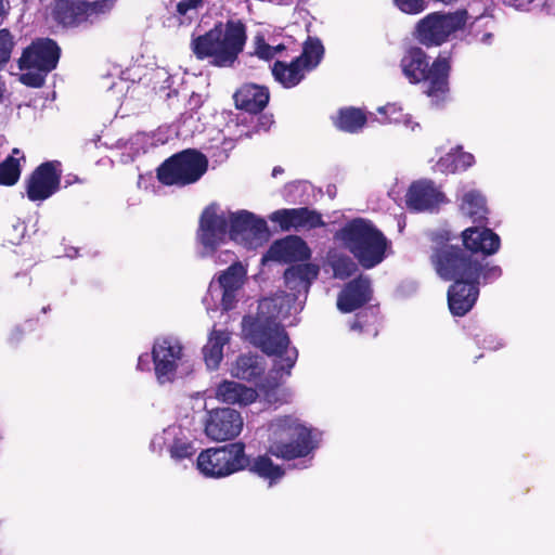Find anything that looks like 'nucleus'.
Returning a JSON list of instances; mask_svg holds the SVG:
<instances>
[{
  "mask_svg": "<svg viewBox=\"0 0 555 555\" xmlns=\"http://www.w3.org/2000/svg\"><path fill=\"white\" fill-rule=\"evenodd\" d=\"M246 29L241 22H218L203 35L193 37L191 50L199 61L216 67H232L244 50Z\"/></svg>",
  "mask_w": 555,
  "mask_h": 555,
  "instance_id": "obj_5",
  "label": "nucleus"
},
{
  "mask_svg": "<svg viewBox=\"0 0 555 555\" xmlns=\"http://www.w3.org/2000/svg\"><path fill=\"white\" fill-rule=\"evenodd\" d=\"M215 397L227 404L247 405L257 399L258 393L254 388L237 382L223 380L216 387Z\"/></svg>",
  "mask_w": 555,
  "mask_h": 555,
  "instance_id": "obj_23",
  "label": "nucleus"
},
{
  "mask_svg": "<svg viewBox=\"0 0 555 555\" xmlns=\"http://www.w3.org/2000/svg\"><path fill=\"white\" fill-rule=\"evenodd\" d=\"M272 435L268 452L285 461L307 456L313 449L311 430L292 416H281L270 423Z\"/></svg>",
  "mask_w": 555,
  "mask_h": 555,
  "instance_id": "obj_7",
  "label": "nucleus"
},
{
  "mask_svg": "<svg viewBox=\"0 0 555 555\" xmlns=\"http://www.w3.org/2000/svg\"><path fill=\"white\" fill-rule=\"evenodd\" d=\"M324 55V47L319 38L308 37L302 44V52L296 56L299 63L308 72L314 69L321 62Z\"/></svg>",
  "mask_w": 555,
  "mask_h": 555,
  "instance_id": "obj_31",
  "label": "nucleus"
},
{
  "mask_svg": "<svg viewBox=\"0 0 555 555\" xmlns=\"http://www.w3.org/2000/svg\"><path fill=\"white\" fill-rule=\"evenodd\" d=\"M461 210L476 223L485 224L488 220L487 201L479 191L472 190L463 195Z\"/></svg>",
  "mask_w": 555,
  "mask_h": 555,
  "instance_id": "obj_29",
  "label": "nucleus"
},
{
  "mask_svg": "<svg viewBox=\"0 0 555 555\" xmlns=\"http://www.w3.org/2000/svg\"><path fill=\"white\" fill-rule=\"evenodd\" d=\"M269 235L268 225L264 219L251 215L246 238L264 240Z\"/></svg>",
  "mask_w": 555,
  "mask_h": 555,
  "instance_id": "obj_37",
  "label": "nucleus"
},
{
  "mask_svg": "<svg viewBox=\"0 0 555 555\" xmlns=\"http://www.w3.org/2000/svg\"><path fill=\"white\" fill-rule=\"evenodd\" d=\"M371 281L360 274L345 284L337 297V308L344 313H350L363 307L372 299Z\"/></svg>",
  "mask_w": 555,
  "mask_h": 555,
  "instance_id": "obj_17",
  "label": "nucleus"
},
{
  "mask_svg": "<svg viewBox=\"0 0 555 555\" xmlns=\"http://www.w3.org/2000/svg\"><path fill=\"white\" fill-rule=\"evenodd\" d=\"M467 21L468 13L465 9L431 12L416 22L412 36L421 47L438 48L447 43L455 33L463 30Z\"/></svg>",
  "mask_w": 555,
  "mask_h": 555,
  "instance_id": "obj_9",
  "label": "nucleus"
},
{
  "mask_svg": "<svg viewBox=\"0 0 555 555\" xmlns=\"http://www.w3.org/2000/svg\"><path fill=\"white\" fill-rule=\"evenodd\" d=\"M319 267L310 262L291 266L284 271L285 286L297 299L299 295H306L309 292L312 282L319 275Z\"/></svg>",
  "mask_w": 555,
  "mask_h": 555,
  "instance_id": "obj_21",
  "label": "nucleus"
},
{
  "mask_svg": "<svg viewBox=\"0 0 555 555\" xmlns=\"http://www.w3.org/2000/svg\"><path fill=\"white\" fill-rule=\"evenodd\" d=\"M353 258L365 270L380 264L391 249V242L376 224L362 217L348 220L335 234Z\"/></svg>",
  "mask_w": 555,
  "mask_h": 555,
  "instance_id": "obj_4",
  "label": "nucleus"
},
{
  "mask_svg": "<svg viewBox=\"0 0 555 555\" xmlns=\"http://www.w3.org/2000/svg\"><path fill=\"white\" fill-rule=\"evenodd\" d=\"M49 310H50V306H48V307H43V308H42V312H44V313H46L47 311H49Z\"/></svg>",
  "mask_w": 555,
  "mask_h": 555,
  "instance_id": "obj_51",
  "label": "nucleus"
},
{
  "mask_svg": "<svg viewBox=\"0 0 555 555\" xmlns=\"http://www.w3.org/2000/svg\"><path fill=\"white\" fill-rule=\"evenodd\" d=\"M437 243H444V242H449L451 238H450V235L448 232H443V233H439L435 236L434 238Z\"/></svg>",
  "mask_w": 555,
  "mask_h": 555,
  "instance_id": "obj_44",
  "label": "nucleus"
},
{
  "mask_svg": "<svg viewBox=\"0 0 555 555\" xmlns=\"http://www.w3.org/2000/svg\"><path fill=\"white\" fill-rule=\"evenodd\" d=\"M248 469L251 474L268 480L269 486H273L279 482L285 475V470L282 466L274 464L268 454H261L251 459L247 454Z\"/></svg>",
  "mask_w": 555,
  "mask_h": 555,
  "instance_id": "obj_26",
  "label": "nucleus"
},
{
  "mask_svg": "<svg viewBox=\"0 0 555 555\" xmlns=\"http://www.w3.org/2000/svg\"><path fill=\"white\" fill-rule=\"evenodd\" d=\"M204 0H181L176 5V12L184 16L191 10H196L203 5Z\"/></svg>",
  "mask_w": 555,
  "mask_h": 555,
  "instance_id": "obj_40",
  "label": "nucleus"
},
{
  "mask_svg": "<svg viewBox=\"0 0 555 555\" xmlns=\"http://www.w3.org/2000/svg\"><path fill=\"white\" fill-rule=\"evenodd\" d=\"M280 310L275 299L263 298L259 301L255 317H244L243 325L250 343L267 356L280 358L278 371L291 375L298 351L288 348L289 337L284 326L278 321Z\"/></svg>",
  "mask_w": 555,
  "mask_h": 555,
  "instance_id": "obj_3",
  "label": "nucleus"
},
{
  "mask_svg": "<svg viewBox=\"0 0 555 555\" xmlns=\"http://www.w3.org/2000/svg\"><path fill=\"white\" fill-rule=\"evenodd\" d=\"M474 164V155L472 153L464 152L462 146H456L444 156L440 157L437 166L442 172L455 173L457 171L467 170Z\"/></svg>",
  "mask_w": 555,
  "mask_h": 555,
  "instance_id": "obj_28",
  "label": "nucleus"
},
{
  "mask_svg": "<svg viewBox=\"0 0 555 555\" xmlns=\"http://www.w3.org/2000/svg\"><path fill=\"white\" fill-rule=\"evenodd\" d=\"M311 251L307 243L297 235H288L272 243L268 250V257L284 263L305 261L309 259Z\"/></svg>",
  "mask_w": 555,
  "mask_h": 555,
  "instance_id": "obj_19",
  "label": "nucleus"
},
{
  "mask_svg": "<svg viewBox=\"0 0 555 555\" xmlns=\"http://www.w3.org/2000/svg\"><path fill=\"white\" fill-rule=\"evenodd\" d=\"M393 3L401 12L411 15L422 13L427 7L426 0H393Z\"/></svg>",
  "mask_w": 555,
  "mask_h": 555,
  "instance_id": "obj_38",
  "label": "nucleus"
},
{
  "mask_svg": "<svg viewBox=\"0 0 555 555\" xmlns=\"http://www.w3.org/2000/svg\"><path fill=\"white\" fill-rule=\"evenodd\" d=\"M14 46L11 31L8 28L0 29V70L9 63Z\"/></svg>",
  "mask_w": 555,
  "mask_h": 555,
  "instance_id": "obj_36",
  "label": "nucleus"
},
{
  "mask_svg": "<svg viewBox=\"0 0 555 555\" xmlns=\"http://www.w3.org/2000/svg\"><path fill=\"white\" fill-rule=\"evenodd\" d=\"M230 341V333L214 328L203 347L204 361L209 370H217L223 359V347Z\"/></svg>",
  "mask_w": 555,
  "mask_h": 555,
  "instance_id": "obj_25",
  "label": "nucleus"
},
{
  "mask_svg": "<svg viewBox=\"0 0 555 555\" xmlns=\"http://www.w3.org/2000/svg\"><path fill=\"white\" fill-rule=\"evenodd\" d=\"M60 163L44 162L37 166L25 180V191L30 202H43L61 186Z\"/></svg>",
  "mask_w": 555,
  "mask_h": 555,
  "instance_id": "obj_13",
  "label": "nucleus"
},
{
  "mask_svg": "<svg viewBox=\"0 0 555 555\" xmlns=\"http://www.w3.org/2000/svg\"><path fill=\"white\" fill-rule=\"evenodd\" d=\"M270 219L276 222L283 231L300 228L312 230L325 227L322 215L308 207L279 209L272 212Z\"/></svg>",
  "mask_w": 555,
  "mask_h": 555,
  "instance_id": "obj_16",
  "label": "nucleus"
},
{
  "mask_svg": "<svg viewBox=\"0 0 555 555\" xmlns=\"http://www.w3.org/2000/svg\"><path fill=\"white\" fill-rule=\"evenodd\" d=\"M534 0H503L505 4L512 5L516 9H525Z\"/></svg>",
  "mask_w": 555,
  "mask_h": 555,
  "instance_id": "obj_41",
  "label": "nucleus"
},
{
  "mask_svg": "<svg viewBox=\"0 0 555 555\" xmlns=\"http://www.w3.org/2000/svg\"><path fill=\"white\" fill-rule=\"evenodd\" d=\"M272 124H273L272 115H270V116L263 115L260 117V125L264 129H268Z\"/></svg>",
  "mask_w": 555,
  "mask_h": 555,
  "instance_id": "obj_43",
  "label": "nucleus"
},
{
  "mask_svg": "<svg viewBox=\"0 0 555 555\" xmlns=\"http://www.w3.org/2000/svg\"><path fill=\"white\" fill-rule=\"evenodd\" d=\"M367 118L365 113L357 107L340 108L337 116L334 118V125L337 129L356 133L360 131L366 124Z\"/></svg>",
  "mask_w": 555,
  "mask_h": 555,
  "instance_id": "obj_30",
  "label": "nucleus"
},
{
  "mask_svg": "<svg viewBox=\"0 0 555 555\" xmlns=\"http://www.w3.org/2000/svg\"><path fill=\"white\" fill-rule=\"evenodd\" d=\"M284 172V169L281 166H275L272 169V177L276 178L279 175H282Z\"/></svg>",
  "mask_w": 555,
  "mask_h": 555,
  "instance_id": "obj_49",
  "label": "nucleus"
},
{
  "mask_svg": "<svg viewBox=\"0 0 555 555\" xmlns=\"http://www.w3.org/2000/svg\"><path fill=\"white\" fill-rule=\"evenodd\" d=\"M464 247L443 245L436 247L430 257L437 274L452 281L447 292L450 312L464 317L475 306L479 296L480 279L483 283L498 280L502 269L486 261L501 246L500 236L491 229L470 227L462 232Z\"/></svg>",
  "mask_w": 555,
  "mask_h": 555,
  "instance_id": "obj_1",
  "label": "nucleus"
},
{
  "mask_svg": "<svg viewBox=\"0 0 555 555\" xmlns=\"http://www.w3.org/2000/svg\"><path fill=\"white\" fill-rule=\"evenodd\" d=\"M492 38H493V35L491 33H486V34H483V36L481 37L480 40L483 43H490Z\"/></svg>",
  "mask_w": 555,
  "mask_h": 555,
  "instance_id": "obj_48",
  "label": "nucleus"
},
{
  "mask_svg": "<svg viewBox=\"0 0 555 555\" xmlns=\"http://www.w3.org/2000/svg\"><path fill=\"white\" fill-rule=\"evenodd\" d=\"M183 347L178 340L163 337L155 340L152 348V359L157 380L160 384L172 382L182 358Z\"/></svg>",
  "mask_w": 555,
  "mask_h": 555,
  "instance_id": "obj_15",
  "label": "nucleus"
},
{
  "mask_svg": "<svg viewBox=\"0 0 555 555\" xmlns=\"http://www.w3.org/2000/svg\"><path fill=\"white\" fill-rule=\"evenodd\" d=\"M61 48L54 39L36 38L27 46L17 61L21 70L20 81L29 88H41L48 74L57 67Z\"/></svg>",
  "mask_w": 555,
  "mask_h": 555,
  "instance_id": "obj_8",
  "label": "nucleus"
},
{
  "mask_svg": "<svg viewBox=\"0 0 555 555\" xmlns=\"http://www.w3.org/2000/svg\"><path fill=\"white\" fill-rule=\"evenodd\" d=\"M360 318H361V314L358 313L356 317V320L351 324V330L360 331V332L363 330V324L361 323Z\"/></svg>",
  "mask_w": 555,
  "mask_h": 555,
  "instance_id": "obj_45",
  "label": "nucleus"
},
{
  "mask_svg": "<svg viewBox=\"0 0 555 555\" xmlns=\"http://www.w3.org/2000/svg\"><path fill=\"white\" fill-rule=\"evenodd\" d=\"M255 54L261 60L270 61L274 57L273 46H270L263 36H256Z\"/></svg>",
  "mask_w": 555,
  "mask_h": 555,
  "instance_id": "obj_39",
  "label": "nucleus"
},
{
  "mask_svg": "<svg viewBox=\"0 0 555 555\" xmlns=\"http://www.w3.org/2000/svg\"><path fill=\"white\" fill-rule=\"evenodd\" d=\"M196 452V449L191 441L183 439H175L169 447V454L176 462H182L184 460H191Z\"/></svg>",
  "mask_w": 555,
  "mask_h": 555,
  "instance_id": "obj_35",
  "label": "nucleus"
},
{
  "mask_svg": "<svg viewBox=\"0 0 555 555\" xmlns=\"http://www.w3.org/2000/svg\"><path fill=\"white\" fill-rule=\"evenodd\" d=\"M308 72L299 63V60H292L291 63L275 61L272 67L274 79L284 88H294L301 82Z\"/></svg>",
  "mask_w": 555,
  "mask_h": 555,
  "instance_id": "obj_27",
  "label": "nucleus"
},
{
  "mask_svg": "<svg viewBox=\"0 0 555 555\" xmlns=\"http://www.w3.org/2000/svg\"><path fill=\"white\" fill-rule=\"evenodd\" d=\"M444 199V195L440 192L435 183L430 180L414 181L406 194L405 204L411 211L433 210Z\"/></svg>",
  "mask_w": 555,
  "mask_h": 555,
  "instance_id": "obj_18",
  "label": "nucleus"
},
{
  "mask_svg": "<svg viewBox=\"0 0 555 555\" xmlns=\"http://www.w3.org/2000/svg\"><path fill=\"white\" fill-rule=\"evenodd\" d=\"M21 175L22 165L20 164V158L9 155L0 163V185H15L18 182Z\"/></svg>",
  "mask_w": 555,
  "mask_h": 555,
  "instance_id": "obj_33",
  "label": "nucleus"
},
{
  "mask_svg": "<svg viewBox=\"0 0 555 555\" xmlns=\"http://www.w3.org/2000/svg\"><path fill=\"white\" fill-rule=\"evenodd\" d=\"M245 271L241 263L231 264L218 276V284L222 291L221 306L224 311L232 310L236 305V295L244 283Z\"/></svg>",
  "mask_w": 555,
  "mask_h": 555,
  "instance_id": "obj_22",
  "label": "nucleus"
},
{
  "mask_svg": "<svg viewBox=\"0 0 555 555\" xmlns=\"http://www.w3.org/2000/svg\"><path fill=\"white\" fill-rule=\"evenodd\" d=\"M358 261L354 262L352 258L346 255L336 256L331 262L334 276L340 280H346L353 275L358 270Z\"/></svg>",
  "mask_w": 555,
  "mask_h": 555,
  "instance_id": "obj_34",
  "label": "nucleus"
},
{
  "mask_svg": "<svg viewBox=\"0 0 555 555\" xmlns=\"http://www.w3.org/2000/svg\"><path fill=\"white\" fill-rule=\"evenodd\" d=\"M207 169V156L196 149H186L165 159L156 169V178L163 185L186 186L197 182Z\"/></svg>",
  "mask_w": 555,
  "mask_h": 555,
  "instance_id": "obj_10",
  "label": "nucleus"
},
{
  "mask_svg": "<svg viewBox=\"0 0 555 555\" xmlns=\"http://www.w3.org/2000/svg\"><path fill=\"white\" fill-rule=\"evenodd\" d=\"M235 107L249 114H259L270 100L269 89L256 83H244L233 94Z\"/></svg>",
  "mask_w": 555,
  "mask_h": 555,
  "instance_id": "obj_20",
  "label": "nucleus"
},
{
  "mask_svg": "<svg viewBox=\"0 0 555 555\" xmlns=\"http://www.w3.org/2000/svg\"><path fill=\"white\" fill-rule=\"evenodd\" d=\"M218 210V205L210 204L204 208L198 220L196 238L209 253H215L229 236L228 217L223 212L219 214Z\"/></svg>",
  "mask_w": 555,
  "mask_h": 555,
  "instance_id": "obj_12",
  "label": "nucleus"
},
{
  "mask_svg": "<svg viewBox=\"0 0 555 555\" xmlns=\"http://www.w3.org/2000/svg\"><path fill=\"white\" fill-rule=\"evenodd\" d=\"M149 363H150V356L147 353H144L139 357L137 366L140 371H144L145 369L149 367Z\"/></svg>",
  "mask_w": 555,
  "mask_h": 555,
  "instance_id": "obj_42",
  "label": "nucleus"
},
{
  "mask_svg": "<svg viewBox=\"0 0 555 555\" xmlns=\"http://www.w3.org/2000/svg\"><path fill=\"white\" fill-rule=\"evenodd\" d=\"M11 155H13V156H14V157H16V158H20V162H21V160H25V156H24V154H23V153L21 152V150H20V149H17V147H14V149L12 150V154H11Z\"/></svg>",
  "mask_w": 555,
  "mask_h": 555,
  "instance_id": "obj_47",
  "label": "nucleus"
},
{
  "mask_svg": "<svg viewBox=\"0 0 555 555\" xmlns=\"http://www.w3.org/2000/svg\"><path fill=\"white\" fill-rule=\"evenodd\" d=\"M243 429L241 413L231 408H217L207 413L204 431L208 439L217 442L236 438Z\"/></svg>",
  "mask_w": 555,
  "mask_h": 555,
  "instance_id": "obj_14",
  "label": "nucleus"
},
{
  "mask_svg": "<svg viewBox=\"0 0 555 555\" xmlns=\"http://www.w3.org/2000/svg\"><path fill=\"white\" fill-rule=\"evenodd\" d=\"M117 0H54L52 18L66 30L87 29L108 18Z\"/></svg>",
  "mask_w": 555,
  "mask_h": 555,
  "instance_id": "obj_6",
  "label": "nucleus"
},
{
  "mask_svg": "<svg viewBox=\"0 0 555 555\" xmlns=\"http://www.w3.org/2000/svg\"><path fill=\"white\" fill-rule=\"evenodd\" d=\"M273 50H274V56L282 52L283 50H285V46L283 43H280L278 46H273Z\"/></svg>",
  "mask_w": 555,
  "mask_h": 555,
  "instance_id": "obj_50",
  "label": "nucleus"
},
{
  "mask_svg": "<svg viewBox=\"0 0 555 555\" xmlns=\"http://www.w3.org/2000/svg\"><path fill=\"white\" fill-rule=\"evenodd\" d=\"M9 9V1L8 0H0V17H3L8 14Z\"/></svg>",
  "mask_w": 555,
  "mask_h": 555,
  "instance_id": "obj_46",
  "label": "nucleus"
},
{
  "mask_svg": "<svg viewBox=\"0 0 555 555\" xmlns=\"http://www.w3.org/2000/svg\"><path fill=\"white\" fill-rule=\"evenodd\" d=\"M253 212L241 210L230 214L229 221V237L232 241L246 240L249 222Z\"/></svg>",
  "mask_w": 555,
  "mask_h": 555,
  "instance_id": "obj_32",
  "label": "nucleus"
},
{
  "mask_svg": "<svg viewBox=\"0 0 555 555\" xmlns=\"http://www.w3.org/2000/svg\"><path fill=\"white\" fill-rule=\"evenodd\" d=\"M266 370L262 357L253 353H244L237 357L231 369L234 377L246 380L257 382L261 378Z\"/></svg>",
  "mask_w": 555,
  "mask_h": 555,
  "instance_id": "obj_24",
  "label": "nucleus"
},
{
  "mask_svg": "<svg viewBox=\"0 0 555 555\" xmlns=\"http://www.w3.org/2000/svg\"><path fill=\"white\" fill-rule=\"evenodd\" d=\"M421 46L408 47L401 59L400 68L411 85H421L423 93L435 107H442L450 99V76L452 59L448 52H440L430 62V56Z\"/></svg>",
  "mask_w": 555,
  "mask_h": 555,
  "instance_id": "obj_2",
  "label": "nucleus"
},
{
  "mask_svg": "<svg viewBox=\"0 0 555 555\" xmlns=\"http://www.w3.org/2000/svg\"><path fill=\"white\" fill-rule=\"evenodd\" d=\"M246 446L242 441L207 448L197 456L196 467L206 477L224 478L246 469Z\"/></svg>",
  "mask_w": 555,
  "mask_h": 555,
  "instance_id": "obj_11",
  "label": "nucleus"
}]
</instances>
